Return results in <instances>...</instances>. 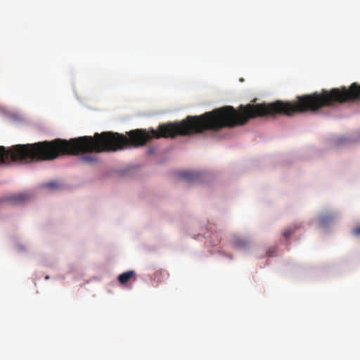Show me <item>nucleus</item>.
I'll use <instances>...</instances> for the list:
<instances>
[{
  "instance_id": "f257e3e1",
  "label": "nucleus",
  "mask_w": 360,
  "mask_h": 360,
  "mask_svg": "<svg viewBox=\"0 0 360 360\" xmlns=\"http://www.w3.org/2000/svg\"><path fill=\"white\" fill-rule=\"evenodd\" d=\"M229 128V105L205 112L200 116H188L181 122L160 124L158 131L139 129L128 132L129 138L117 132L96 133L94 136H80L65 140L56 139L35 143L18 144L8 148L0 146V163L53 160L63 155H76L81 160L92 163L97 160L92 153L115 152L129 146H142L152 138H174L177 135L188 136L205 130L218 131Z\"/></svg>"
},
{
  "instance_id": "f03ea898",
  "label": "nucleus",
  "mask_w": 360,
  "mask_h": 360,
  "mask_svg": "<svg viewBox=\"0 0 360 360\" xmlns=\"http://www.w3.org/2000/svg\"><path fill=\"white\" fill-rule=\"evenodd\" d=\"M360 100V84L353 83L347 89L345 86L322 90V108L333 106L337 103L354 102Z\"/></svg>"
},
{
  "instance_id": "7ed1b4c3",
  "label": "nucleus",
  "mask_w": 360,
  "mask_h": 360,
  "mask_svg": "<svg viewBox=\"0 0 360 360\" xmlns=\"http://www.w3.org/2000/svg\"><path fill=\"white\" fill-rule=\"evenodd\" d=\"M178 175L180 179L188 182H195L200 179V174L195 172H181Z\"/></svg>"
},
{
  "instance_id": "20e7f679",
  "label": "nucleus",
  "mask_w": 360,
  "mask_h": 360,
  "mask_svg": "<svg viewBox=\"0 0 360 360\" xmlns=\"http://www.w3.org/2000/svg\"><path fill=\"white\" fill-rule=\"evenodd\" d=\"M136 273L134 271L130 270L125 271L118 276V281L121 284H126L127 282L129 281V280L132 278H134L136 279Z\"/></svg>"
},
{
  "instance_id": "39448f33",
  "label": "nucleus",
  "mask_w": 360,
  "mask_h": 360,
  "mask_svg": "<svg viewBox=\"0 0 360 360\" xmlns=\"http://www.w3.org/2000/svg\"><path fill=\"white\" fill-rule=\"evenodd\" d=\"M30 198L27 193H21L11 197L10 200L15 203H21L27 200Z\"/></svg>"
},
{
  "instance_id": "423d86ee",
  "label": "nucleus",
  "mask_w": 360,
  "mask_h": 360,
  "mask_svg": "<svg viewBox=\"0 0 360 360\" xmlns=\"http://www.w3.org/2000/svg\"><path fill=\"white\" fill-rule=\"evenodd\" d=\"M333 218V216L331 214H325L319 218V222L321 226H325L328 222L331 221Z\"/></svg>"
},
{
  "instance_id": "0eeeda50",
  "label": "nucleus",
  "mask_w": 360,
  "mask_h": 360,
  "mask_svg": "<svg viewBox=\"0 0 360 360\" xmlns=\"http://www.w3.org/2000/svg\"><path fill=\"white\" fill-rule=\"evenodd\" d=\"M248 243L243 239H236L234 242L236 248L240 249L247 246Z\"/></svg>"
},
{
  "instance_id": "6e6552de",
  "label": "nucleus",
  "mask_w": 360,
  "mask_h": 360,
  "mask_svg": "<svg viewBox=\"0 0 360 360\" xmlns=\"http://www.w3.org/2000/svg\"><path fill=\"white\" fill-rule=\"evenodd\" d=\"M297 228H295V229H291V228H289V229H286L283 232V236L285 238H288L290 237L292 234H293L295 232V230L297 229Z\"/></svg>"
},
{
  "instance_id": "1a4fd4ad",
  "label": "nucleus",
  "mask_w": 360,
  "mask_h": 360,
  "mask_svg": "<svg viewBox=\"0 0 360 360\" xmlns=\"http://www.w3.org/2000/svg\"><path fill=\"white\" fill-rule=\"evenodd\" d=\"M44 187L49 189H56L59 187V185L56 182H49L44 185Z\"/></svg>"
},
{
  "instance_id": "9d476101",
  "label": "nucleus",
  "mask_w": 360,
  "mask_h": 360,
  "mask_svg": "<svg viewBox=\"0 0 360 360\" xmlns=\"http://www.w3.org/2000/svg\"><path fill=\"white\" fill-rule=\"evenodd\" d=\"M353 233L355 235V236H360V226H357L356 227L354 230H353Z\"/></svg>"
},
{
  "instance_id": "9b49d317",
  "label": "nucleus",
  "mask_w": 360,
  "mask_h": 360,
  "mask_svg": "<svg viewBox=\"0 0 360 360\" xmlns=\"http://www.w3.org/2000/svg\"><path fill=\"white\" fill-rule=\"evenodd\" d=\"M45 278H46V280H48V279H49V276H46L45 277Z\"/></svg>"
}]
</instances>
